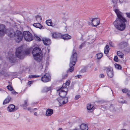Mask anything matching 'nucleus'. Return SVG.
<instances>
[{"mask_svg":"<svg viewBox=\"0 0 130 130\" xmlns=\"http://www.w3.org/2000/svg\"><path fill=\"white\" fill-rule=\"evenodd\" d=\"M6 33L10 37H14V39L17 42H19L22 40L23 35L20 31L17 30L15 32L12 28L6 29L5 26L3 25H0V36H3Z\"/></svg>","mask_w":130,"mask_h":130,"instance_id":"nucleus-1","label":"nucleus"},{"mask_svg":"<svg viewBox=\"0 0 130 130\" xmlns=\"http://www.w3.org/2000/svg\"><path fill=\"white\" fill-rule=\"evenodd\" d=\"M115 11L117 18L113 22V24L117 29L121 31L123 30L126 27L125 22H127V20L123 16L122 13L118 9H115Z\"/></svg>","mask_w":130,"mask_h":130,"instance_id":"nucleus-2","label":"nucleus"},{"mask_svg":"<svg viewBox=\"0 0 130 130\" xmlns=\"http://www.w3.org/2000/svg\"><path fill=\"white\" fill-rule=\"evenodd\" d=\"M77 54L74 49L70 59L69 67L70 68L67 70V72H72L74 70L73 66L75 65L77 60Z\"/></svg>","mask_w":130,"mask_h":130,"instance_id":"nucleus-3","label":"nucleus"},{"mask_svg":"<svg viewBox=\"0 0 130 130\" xmlns=\"http://www.w3.org/2000/svg\"><path fill=\"white\" fill-rule=\"evenodd\" d=\"M30 52V49H27L25 52H23L22 48L20 47H18L17 49L15 54L16 56L18 58L20 59H22L24 58L25 55H29Z\"/></svg>","mask_w":130,"mask_h":130,"instance_id":"nucleus-4","label":"nucleus"},{"mask_svg":"<svg viewBox=\"0 0 130 130\" xmlns=\"http://www.w3.org/2000/svg\"><path fill=\"white\" fill-rule=\"evenodd\" d=\"M41 52V49L37 47L34 49L32 53L35 59L38 61L41 60L42 57Z\"/></svg>","mask_w":130,"mask_h":130,"instance_id":"nucleus-5","label":"nucleus"},{"mask_svg":"<svg viewBox=\"0 0 130 130\" xmlns=\"http://www.w3.org/2000/svg\"><path fill=\"white\" fill-rule=\"evenodd\" d=\"M23 36L25 40L27 41H30L33 39L31 34L28 31H24L23 33Z\"/></svg>","mask_w":130,"mask_h":130,"instance_id":"nucleus-6","label":"nucleus"},{"mask_svg":"<svg viewBox=\"0 0 130 130\" xmlns=\"http://www.w3.org/2000/svg\"><path fill=\"white\" fill-rule=\"evenodd\" d=\"M51 79V76L49 73H45L41 78V80L44 82H47L50 81Z\"/></svg>","mask_w":130,"mask_h":130,"instance_id":"nucleus-7","label":"nucleus"},{"mask_svg":"<svg viewBox=\"0 0 130 130\" xmlns=\"http://www.w3.org/2000/svg\"><path fill=\"white\" fill-rule=\"evenodd\" d=\"M57 100L59 103V106H61L62 105L66 103L68 101V98L67 97L62 98L60 97L58 98Z\"/></svg>","mask_w":130,"mask_h":130,"instance_id":"nucleus-8","label":"nucleus"},{"mask_svg":"<svg viewBox=\"0 0 130 130\" xmlns=\"http://www.w3.org/2000/svg\"><path fill=\"white\" fill-rule=\"evenodd\" d=\"M107 73L108 77L110 78H112L114 75L113 69L110 67L106 68Z\"/></svg>","mask_w":130,"mask_h":130,"instance_id":"nucleus-9","label":"nucleus"},{"mask_svg":"<svg viewBox=\"0 0 130 130\" xmlns=\"http://www.w3.org/2000/svg\"><path fill=\"white\" fill-rule=\"evenodd\" d=\"M67 90H63L62 89H60L57 90V91L59 92V94L60 96V97H62V98H66V96L67 94Z\"/></svg>","mask_w":130,"mask_h":130,"instance_id":"nucleus-10","label":"nucleus"},{"mask_svg":"<svg viewBox=\"0 0 130 130\" xmlns=\"http://www.w3.org/2000/svg\"><path fill=\"white\" fill-rule=\"evenodd\" d=\"M18 109V107H15V106L13 104H10L8 106L7 110L9 112H12L16 111Z\"/></svg>","mask_w":130,"mask_h":130,"instance_id":"nucleus-11","label":"nucleus"},{"mask_svg":"<svg viewBox=\"0 0 130 130\" xmlns=\"http://www.w3.org/2000/svg\"><path fill=\"white\" fill-rule=\"evenodd\" d=\"M93 26L96 27L100 23V19L98 18H94L91 21Z\"/></svg>","mask_w":130,"mask_h":130,"instance_id":"nucleus-12","label":"nucleus"},{"mask_svg":"<svg viewBox=\"0 0 130 130\" xmlns=\"http://www.w3.org/2000/svg\"><path fill=\"white\" fill-rule=\"evenodd\" d=\"M52 37L53 38L55 39H58L61 38L62 37V34L61 33L53 32L52 33Z\"/></svg>","mask_w":130,"mask_h":130,"instance_id":"nucleus-13","label":"nucleus"},{"mask_svg":"<svg viewBox=\"0 0 130 130\" xmlns=\"http://www.w3.org/2000/svg\"><path fill=\"white\" fill-rule=\"evenodd\" d=\"M42 41L44 44L46 45H49L51 43V40L47 38H43L42 39Z\"/></svg>","mask_w":130,"mask_h":130,"instance_id":"nucleus-14","label":"nucleus"},{"mask_svg":"<svg viewBox=\"0 0 130 130\" xmlns=\"http://www.w3.org/2000/svg\"><path fill=\"white\" fill-rule=\"evenodd\" d=\"M8 55L7 58V59H9V61L11 62H13L14 61V55L12 53L9 54L8 53Z\"/></svg>","mask_w":130,"mask_h":130,"instance_id":"nucleus-15","label":"nucleus"},{"mask_svg":"<svg viewBox=\"0 0 130 130\" xmlns=\"http://www.w3.org/2000/svg\"><path fill=\"white\" fill-rule=\"evenodd\" d=\"M87 109L88 112H91L94 109V108L93 105L90 104H88L87 106Z\"/></svg>","mask_w":130,"mask_h":130,"instance_id":"nucleus-16","label":"nucleus"},{"mask_svg":"<svg viewBox=\"0 0 130 130\" xmlns=\"http://www.w3.org/2000/svg\"><path fill=\"white\" fill-rule=\"evenodd\" d=\"M109 109L111 111H117V113H119L120 112V110L117 108H116L115 106L112 105L110 106Z\"/></svg>","mask_w":130,"mask_h":130,"instance_id":"nucleus-17","label":"nucleus"},{"mask_svg":"<svg viewBox=\"0 0 130 130\" xmlns=\"http://www.w3.org/2000/svg\"><path fill=\"white\" fill-rule=\"evenodd\" d=\"M71 37L70 35L68 34H66L63 35H62V37L61 38L64 40H68L71 38Z\"/></svg>","mask_w":130,"mask_h":130,"instance_id":"nucleus-18","label":"nucleus"},{"mask_svg":"<svg viewBox=\"0 0 130 130\" xmlns=\"http://www.w3.org/2000/svg\"><path fill=\"white\" fill-rule=\"evenodd\" d=\"M53 113V110L51 109H48L46 110V115L47 116H49L52 115Z\"/></svg>","mask_w":130,"mask_h":130,"instance_id":"nucleus-19","label":"nucleus"},{"mask_svg":"<svg viewBox=\"0 0 130 130\" xmlns=\"http://www.w3.org/2000/svg\"><path fill=\"white\" fill-rule=\"evenodd\" d=\"M127 45V43L125 42H122L119 44V47L120 48H124Z\"/></svg>","mask_w":130,"mask_h":130,"instance_id":"nucleus-20","label":"nucleus"},{"mask_svg":"<svg viewBox=\"0 0 130 130\" xmlns=\"http://www.w3.org/2000/svg\"><path fill=\"white\" fill-rule=\"evenodd\" d=\"M80 127L81 129L82 130H87L88 127L86 124H82L80 126Z\"/></svg>","mask_w":130,"mask_h":130,"instance_id":"nucleus-21","label":"nucleus"},{"mask_svg":"<svg viewBox=\"0 0 130 130\" xmlns=\"http://www.w3.org/2000/svg\"><path fill=\"white\" fill-rule=\"evenodd\" d=\"M11 98L9 96H8L4 101L3 104L4 105L8 103L11 101Z\"/></svg>","mask_w":130,"mask_h":130,"instance_id":"nucleus-22","label":"nucleus"},{"mask_svg":"<svg viewBox=\"0 0 130 130\" xmlns=\"http://www.w3.org/2000/svg\"><path fill=\"white\" fill-rule=\"evenodd\" d=\"M7 67V65L6 63H2L0 65V70L3 71L4 70H5L6 68Z\"/></svg>","mask_w":130,"mask_h":130,"instance_id":"nucleus-23","label":"nucleus"},{"mask_svg":"<svg viewBox=\"0 0 130 130\" xmlns=\"http://www.w3.org/2000/svg\"><path fill=\"white\" fill-rule=\"evenodd\" d=\"M33 25L34 27L40 28L41 29L43 27V26L39 23H34Z\"/></svg>","mask_w":130,"mask_h":130,"instance_id":"nucleus-24","label":"nucleus"},{"mask_svg":"<svg viewBox=\"0 0 130 130\" xmlns=\"http://www.w3.org/2000/svg\"><path fill=\"white\" fill-rule=\"evenodd\" d=\"M51 89V87H44L42 89V92H45L50 91Z\"/></svg>","mask_w":130,"mask_h":130,"instance_id":"nucleus-25","label":"nucleus"},{"mask_svg":"<svg viewBox=\"0 0 130 130\" xmlns=\"http://www.w3.org/2000/svg\"><path fill=\"white\" fill-rule=\"evenodd\" d=\"M46 23L48 26H51L52 23L51 20H47L46 22Z\"/></svg>","mask_w":130,"mask_h":130,"instance_id":"nucleus-26","label":"nucleus"},{"mask_svg":"<svg viewBox=\"0 0 130 130\" xmlns=\"http://www.w3.org/2000/svg\"><path fill=\"white\" fill-rule=\"evenodd\" d=\"M97 59H100L103 56V54L101 53H99L96 54Z\"/></svg>","mask_w":130,"mask_h":130,"instance_id":"nucleus-27","label":"nucleus"},{"mask_svg":"<svg viewBox=\"0 0 130 130\" xmlns=\"http://www.w3.org/2000/svg\"><path fill=\"white\" fill-rule=\"evenodd\" d=\"M36 19L37 21L39 22L42 20V18L39 15H37L36 17Z\"/></svg>","mask_w":130,"mask_h":130,"instance_id":"nucleus-28","label":"nucleus"},{"mask_svg":"<svg viewBox=\"0 0 130 130\" xmlns=\"http://www.w3.org/2000/svg\"><path fill=\"white\" fill-rule=\"evenodd\" d=\"M117 55L121 58H122L123 57V54L120 51H119L117 52Z\"/></svg>","mask_w":130,"mask_h":130,"instance_id":"nucleus-29","label":"nucleus"},{"mask_svg":"<svg viewBox=\"0 0 130 130\" xmlns=\"http://www.w3.org/2000/svg\"><path fill=\"white\" fill-rule=\"evenodd\" d=\"M40 76L37 75H30L29 76V77L30 78H34L39 77Z\"/></svg>","mask_w":130,"mask_h":130,"instance_id":"nucleus-30","label":"nucleus"},{"mask_svg":"<svg viewBox=\"0 0 130 130\" xmlns=\"http://www.w3.org/2000/svg\"><path fill=\"white\" fill-rule=\"evenodd\" d=\"M27 100H25L24 101V104L23 105L25 109V107L26 108L27 106H28V105L27 103Z\"/></svg>","mask_w":130,"mask_h":130,"instance_id":"nucleus-31","label":"nucleus"},{"mask_svg":"<svg viewBox=\"0 0 130 130\" xmlns=\"http://www.w3.org/2000/svg\"><path fill=\"white\" fill-rule=\"evenodd\" d=\"M115 67L117 69H121V67L119 64H115Z\"/></svg>","mask_w":130,"mask_h":130,"instance_id":"nucleus-32","label":"nucleus"},{"mask_svg":"<svg viewBox=\"0 0 130 130\" xmlns=\"http://www.w3.org/2000/svg\"><path fill=\"white\" fill-rule=\"evenodd\" d=\"M7 89L10 91H12L13 90V89L12 86L10 85H8L7 87Z\"/></svg>","mask_w":130,"mask_h":130,"instance_id":"nucleus-33","label":"nucleus"},{"mask_svg":"<svg viewBox=\"0 0 130 130\" xmlns=\"http://www.w3.org/2000/svg\"><path fill=\"white\" fill-rule=\"evenodd\" d=\"M109 49L110 48L109 45H106V55L108 53Z\"/></svg>","mask_w":130,"mask_h":130,"instance_id":"nucleus-34","label":"nucleus"},{"mask_svg":"<svg viewBox=\"0 0 130 130\" xmlns=\"http://www.w3.org/2000/svg\"><path fill=\"white\" fill-rule=\"evenodd\" d=\"M67 86L66 85V83H64L63 85L62 86L61 88L62 89H65V90H68L66 88V87Z\"/></svg>","mask_w":130,"mask_h":130,"instance_id":"nucleus-35","label":"nucleus"},{"mask_svg":"<svg viewBox=\"0 0 130 130\" xmlns=\"http://www.w3.org/2000/svg\"><path fill=\"white\" fill-rule=\"evenodd\" d=\"M124 50L125 52L127 53L130 52V47H127L125 50Z\"/></svg>","mask_w":130,"mask_h":130,"instance_id":"nucleus-36","label":"nucleus"},{"mask_svg":"<svg viewBox=\"0 0 130 130\" xmlns=\"http://www.w3.org/2000/svg\"><path fill=\"white\" fill-rule=\"evenodd\" d=\"M114 60L115 61L118 62V58L117 56H116L114 57Z\"/></svg>","mask_w":130,"mask_h":130,"instance_id":"nucleus-37","label":"nucleus"},{"mask_svg":"<svg viewBox=\"0 0 130 130\" xmlns=\"http://www.w3.org/2000/svg\"><path fill=\"white\" fill-rule=\"evenodd\" d=\"M35 39L36 40L38 41H41V39L40 38L37 36H35Z\"/></svg>","mask_w":130,"mask_h":130,"instance_id":"nucleus-38","label":"nucleus"},{"mask_svg":"<svg viewBox=\"0 0 130 130\" xmlns=\"http://www.w3.org/2000/svg\"><path fill=\"white\" fill-rule=\"evenodd\" d=\"M85 42H84L82 44L79 46V48L80 49H81L82 47L84 46Z\"/></svg>","mask_w":130,"mask_h":130,"instance_id":"nucleus-39","label":"nucleus"},{"mask_svg":"<svg viewBox=\"0 0 130 130\" xmlns=\"http://www.w3.org/2000/svg\"><path fill=\"white\" fill-rule=\"evenodd\" d=\"M80 97L79 95H76L75 98V100H77Z\"/></svg>","mask_w":130,"mask_h":130,"instance_id":"nucleus-40","label":"nucleus"},{"mask_svg":"<svg viewBox=\"0 0 130 130\" xmlns=\"http://www.w3.org/2000/svg\"><path fill=\"white\" fill-rule=\"evenodd\" d=\"M99 77L101 78H103L105 77V75L103 74H100L99 75Z\"/></svg>","mask_w":130,"mask_h":130,"instance_id":"nucleus-41","label":"nucleus"},{"mask_svg":"<svg viewBox=\"0 0 130 130\" xmlns=\"http://www.w3.org/2000/svg\"><path fill=\"white\" fill-rule=\"evenodd\" d=\"M128 91V89H122V92L123 93H126Z\"/></svg>","mask_w":130,"mask_h":130,"instance_id":"nucleus-42","label":"nucleus"},{"mask_svg":"<svg viewBox=\"0 0 130 130\" xmlns=\"http://www.w3.org/2000/svg\"><path fill=\"white\" fill-rule=\"evenodd\" d=\"M26 109L28 110L30 112H32V109L30 107H28V108H26Z\"/></svg>","mask_w":130,"mask_h":130,"instance_id":"nucleus-43","label":"nucleus"},{"mask_svg":"<svg viewBox=\"0 0 130 130\" xmlns=\"http://www.w3.org/2000/svg\"><path fill=\"white\" fill-rule=\"evenodd\" d=\"M70 82L69 80H68L65 83L66 84V85L67 86H68L69 85L70 83Z\"/></svg>","mask_w":130,"mask_h":130,"instance_id":"nucleus-44","label":"nucleus"},{"mask_svg":"<svg viewBox=\"0 0 130 130\" xmlns=\"http://www.w3.org/2000/svg\"><path fill=\"white\" fill-rule=\"evenodd\" d=\"M86 68H84L82 69L81 71L82 73H84L86 72Z\"/></svg>","mask_w":130,"mask_h":130,"instance_id":"nucleus-45","label":"nucleus"},{"mask_svg":"<svg viewBox=\"0 0 130 130\" xmlns=\"http://www.w3.org/2000/svg\"><path fill=\"white\" fill-rule=\"evenodd\" d=\"M126 14L127 17L130 18V13H126Z\"/></svg>","mask_w":130,"mask_h":130,"instance_id":"nucleus-46","label":"nucleus"},{"mask_svg":"<svg viewBox=\"0 0 130 130\" xmlns=\"http://www.w3.org/2000/svg\"><path fill=\"white\" fill-rule=\"evenodd\" d=\"M77 77L78 78H82V76L80 75H77Z\"/></svg>","mask_w":130,"mask_h":130,"instance_id":"nucleus-47","label":"nucleus"},{"mask_svg":"<svg viewBox=\"0 0 130 130\" xmlns=\"http://www.w3.org/2000/svg\"><path fill=\"white\" fill-rule=\"evenodd\" d=\"M38 109L37 108H35L32 109V112H33V111H35V110H37Z\"/></svg>","mask_w":130,"mask_h":130,"instance_id":"nucleus-48","label":"nucleus"},{"mask_svg":"<svg viewBox=\"0 0 130 130\" xmlns=\"http://www.w3.org/2000/svg\"><path fill=\"white\" fill-rule=\"evenodd\" d=\"M127 95L128 97L130 96V91H129L127 93Z\"/></svg>","mask_w":130,"mask_h":130,"instance_id":"nucleus-49","label":"nucleus"},{"mask_svg":"<svg viewBox=\"0 0 130 130\" xmlns=\"http://www.w3.org/2000/svg\"><path fill=\"white\" fill-rule=\"evenodd\" d=\"M32 84V82L31 81H29L28 83V85H29Z\"/></svg>","mask_w":130,"mask_h":130,"instance_id":"nucleus-50","label":"nucleus"},{"mask_svg":"<svg viewBox=\"0 0 130 130\" xmlns=\"http://www.w3.org/2000/svg\"><path fill=\"white\" fill-rule=\"evenodd\" d=\"M12 93L13 94H17V93L15 91L12 92Z\"/></svg>","mask_w":130,"mask_h":130,"instance_id":"nucleus-51","label":"nucleus"},{"mask_svg":"<svg viewBox=\"0 0 130 130\" xmlns=\"http://www.w3.org/2000/svg\"><path fill=\"white\" fill-rule=\"evenodd\" d=\"M109 44L110 46H113L112 45V43L111 42H110L109 43Z\"/></svg>","mask_w":130,"mask_h":130,"instance_id":"nucleus-52","label":"nucleus"},{"mask_svg":"<svg viewBox=\"0 0 130 130\" xmlns=\"http://www.w3.org/2000/svg\"><path fill=\"white\" fill-rule=\"evenodd\" d=\"M104 102H105V101L101 100L100 101V103L101 104H102V103H103Z\"/></svg>","mask_w":130,"mask_h":130,"instance_id":"nucleus-53","label":"nucleus"},{"mask_svg":"<svg viewBox=\"0 0 130 130\" xmlns=\"http://www.w3.org/2000/svg\"><path fill=\"white\" fill-rule=\"evenodd\" d=\"M34 115L36 116H37V113L36 112H35L34 113Z\"/></svg>","mask_w":130,"mask_h":130,"instance_id":"nucleus-54","label":"nucleus"},{"mask_svg":"<svg viewBox=\"0 0 130 130\" xmlns=\"http://www.w3.org/2000/svg\"><path fill=\"white\" fill-rule=\"evenodd\" d=\"M43 64H41L40 67V68L41 69H42L43 68Z\"/></svg>","mask_w":130,"mask_h":130,"instance_id":"nucleus-55","label":"nucleus"},{"mask_svg":"<svg viewBox=\"0 0 130 130\" xmlns=\"http://www.w3.org/2000/svg\"><path fill=\"white\" fill-rule=\"evenodd\" d=\"M104 53L106 54V46L104 47Z\"/></svg>","mask_w":130,"mask_h":130,"instance_id":"nucleus-56","label":"nucleus"},{"mask_svg":"<svg viewBox=\"0 0 130 130\" xmlns=\"http://www.w3.org/2000/svg\"><path fill=\"white\" fill-rule=\"evenodd\" d=\"M58 130H62V129L61 128H60L58 129Z\"/></svg>","mask_w":130,"mask_h":130,"instance_id":"nucleus-57","label":"nucleus"},{"mask_svg":"<svg viewBox=\"0 0 130 130\" xmlns=\"http://www.w3.org/2000/svg\"><path fill=\"white\" fill-rule=\"evenodd\" d=\"M48 52V53H49L50 51V50L49 49H47Z\"/></svg>","mask_w":130,"mask_h":130,"instance_id":"nucleus-58","label":"nucleus"},{"mask_svg":"<svg viewBox=\"0 0 130 130\" xmlns=\"http://www.w3.org/2000/svg\"><path fill=\"white\" fill-rule=\"evenodd\" d=\"M73 130H79L77 128H76L74 129H73Z\"/></svg>","mask_w":130,"mask_h":130,"instance_id":"nucleus-59","label":"nucleus"},{"mask_svg":"<svg viewBox=\"0 0 130 130\" xmlns=\"http://www.w3.org/2000/svg\"><path fill=\"white\" fill-rule=\"evenodd\" d=\"M97 70V68H95V69H94V70H95V71H96V70Z\"/></svg>","mask_w":130,"mask_h":130,"instance_id":"nucleus-60","label":"nucleus"},{"mask_svg":"<svg viewBox=\"0 0 130 130\" xmlns=\"http://www.w3.org/2000/svg\"><path fill=\"white\" fill-rule=\"evenodd\" d=\"M5 75L6 76H7V74H6V75Z\"/></svg>","mask_w":130,"mask_h":130,"instance_id":"nucleus-61","label":"nucleus"},{"mask_svg":"<svg viewBox=\"0 0 130 130\" xmlns=\"http://www.w3.org/2000/svg\"><path fill=\"white\" fill-rule=\"evenodd\" d=\"M66 19V21L67 20H68V18H67Z\"/></svg>","mask_w":130,"mask_h":130,"instance_id":"nucleus-62","label":"nucleus"},{"mask_svg":"<svg viewBox=\"0 0 130 130\" xmlns=\"http://www.w3.org/2000/svg\"><path fill=\"white\" fill-rule=\"evenodd\" d=\"M1 59V58L0 57V59Z\"/></svg>","mask_w":130,"mask_h":130,"instance_id":"nucleus-63","label":"nucleus"},{"mask_svg":"<svg viewBox=\"0 0 130 130\" xmlns=\"http://www.w3.org/2000/svg\"><path fill=\"white\" fill-rule=\"evenodd\" d=\"M129 97H130V96Z\"/></svg>","mask_w":130,"mask_h":130,"instance_id":"nucleus-64","label":"nucleus"}]
</instances>
